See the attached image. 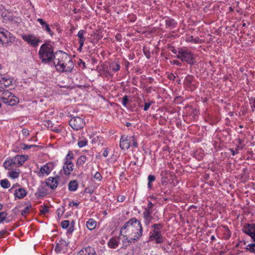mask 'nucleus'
I'll list each match as a JSON object with an SVG mask.
<instances>
[{"label": "nucleus", "instance_id": "nucleus-1", "mask_svg": "<svg viewBox=\"0 0 255 255\" xmlns=\"http://www.w3.org/2000/svg\"><path fill=\"white\" fill-rule=\"evenodd\" d=\"M53 60V64L59 72H71L73 69V62L69 59L68 55L62 51L55 52Z\"/></svg>", "mask_w": 255, "mask_h": 255}, {"label": "nucleus", "instance_id": "nucleus-2", "mask_svg": "<svg viewBox=\"0 0 255 255\" xmlns=\"http://www.w3.org/2000/svg\"><path fill=\"white\" fill-rule=\"evenodd\" d=\"M125 231L124 233H130L132 235H136L139 234V236L142 235L143 228L140 222L135 218H132L128 222L125 223L121 228L120 235H122V232Z\"/></svg>", "mask_w": 255, "mask_h": 255}, {"label": "nucleus", "instance_id": "nucleus-3", "mask_svg": "<svg viewBox=\"0 0 255 255\" xmlns=\"http://www.w3.org/2000/svg\"><path fill=\"white\" fill-rule=\"evenodd\" d=\"M54 53L52 45L46 43L41 46L38 52L39 58L44 63H49L53 60Z\"/></svg>", "mask_w": 255, "mask_h": 255}, {"label": "nucleus", "instance_id": "nucleus-4", "mask_svg": "<svg viewBox=\"0 0 255 255\" xmlns=\"http://www.w3.org/2000/svg\"><path fill=\"white\" fill-rule=\"evenodd\" d=\"M151 227L152 230L149 233L148 242L154 241L157 244L163 243L165 240V237L161 234L163 225L161 223L154 224Z\"/></svg>", "mask_w": 255, "mask_h": 255}, {"label": "nucleus", "instance_id": "nucleus-5", "mask_svg": "<svg viewBox=\"0 0 255 255\" xmlns=\"http://www.w3.org/2000/svg\"><path fill=\"white\" fill-rule=\"evenodd\" d=\"M0 101L9 106H14L19 102L18 98L11 92L0 86Z\"/></svg>", "mask_w": 255, "mask_h": 255}, {"label": "nucleus", "instance_id": "nucleus-6", "mask_svg": "<svg viewBox=\"0 0 255 255\" xmlns=\"http://www.w3.org/2000/svg\"><path fill=\"white\" fill-rule=\"evenodd\" d=\"M175 57L181 60L182 62H186L191 65H193L196 62L193 53L184 48H178V54Z\"/></svg>", "mask_w": 255, "mask_h": 255}, {"label": "nucleus", "instance_id": "nucleus-7", "mask_svg": "<svg viewBox=\"0 0 255 255\" xmlns=\"http://www.w3.org/2000/svg\"><path fill=\"white\" fill-rule=\"evenodd\" d=\"M74 159V154L72 151H69L65 158V165L63 166V169L65 174L69 175L71 172L73 170L74 165L71 160Z\"/></svg>", "mask_w": 255, "mask_h": 255}, {"label": "nucleus", "instance_id": "nucleus-8", "mask_svg": "<svg viewBox=\"0 0 255 255\" xmlns=\"http://www.w3.org/2000/svg\"><path fill=\"white\" fill-rule=\"evenodd\" d=\"M69 125L73 129L78 130L84 127L85 122L83 119L79 117H75L70 120Z\"/></svg>", "mask_w": 255, "mask_h": 255}, {"label": "nucleus", "instance_id": "nucleus-9", "mask_svg": "<svg viewBox=\"0 0 255 255\" xmlns=\"http://www.w3.org/2000/svg\"><path fill=\"white\" fill-rule=\"evenodd\" d=\"M54 167V164L53 162H49L40 167L38 171H35V173L40 177H42L44 175H48Z\"/></svg>", "mask_w": 255, "mask_h": 255}, {"label": "nucleus", "instance_id": "nucleus-10", "mask_svg": "<svg viewBox=\"0 0 255 255\" xmlns=\"http://www.w3.org/2000/svg\"><path fill=\"white\" fill-rule=\"evenodd\" d=\"M11 35L7 30L0 27V44L3 45L10 42Z\"/></svg>", "mask_w": 255, "mask_h": 255}, {"label": "nucleus", "instance_id": "nucleus-11", "mask_svg": "<svg viewBox=\"0 0 255 255\" xmlns=\"http://www.w3.org/2000/svg\"><path fill=\"white\" fill-rule=\"evenodd\" d=\"M13 82V79L6 73L0 72V85L4 87H8Z\"/></svg>", "mask_w": 255, "mask_h": 255}, {"label": "nucleus", "instance_id": "nucleus-12", "mask_svg": "<svg viewBox=\"0 0 255 255\" xmlns=\"http://www.w3.org/2000/svg\"><path fill=\"white\" fill-rule=\"evenodd\" d=\"M28 156L25 155H17L13 158L14 166H21L27 159Z\"/></svg>", "mask_w": 255, "mask_h": 255}, {"label": "nucleus", "instance_id": "nucleus-13", "mask_svg": "<svg viewBox=\"0 0 255 255\" xmlns=\"http://www.w3.org/2000/svg\"><path fill=\"white\" fill-rule=\"evenodd\" d=\"M59 178L58 176H56L55 177H49L46 182V185L51 189H55L57 187L58 180Z\"/></svg>", "mask_w": 255, "mask_h": 255}, {"label": "nucleus", "instance_id": "nucleus-14", "mask_svg": "<svg viewBox=\"0 0 255 255\" xmlns=\"http://www.w3.org/2000/svg\"><path fill=\"white\" fill-rule=\"evenodd\" d=\"M77 255H97L94 249L88 247L82 248L78 253Z\"/></svg>", "mask_w": 255, "mask_h": 255}, {"label": "nucleus", "instance_id": "nucleus-15", "mask_svg": "<svg viewBox=\"0 0 255 255\" xmlns=\"http://www.w3.org/2000/svg\"><path fill=\"white\" fill-rule=\"evenodd\" d=\"M123 236L125 238V240L123 241V243L126 244V247L130 245L131 243H134L141 238V237L139 236V234L137 235V236L133 235V237L130 239H128L127 235H123Z\"/></svg>", "mask_w": 255, "mask_h": 255}, {"label": "nucleus", "instance_id": "nucleus-16", "mask_svg": "<svg viewBox=\"0 0 255 255\" xmlns=\"http://www.w3.org/2000/svg\"><path fill=\"white\" fill-rule=\"evenodd\" d=\"M120 146L123 150L128 149L130 146V140L128 139L127 137L124 138V137L122 136L120 139Z\"/></svg>", "mask_w": 255, "mask_h": 255}, {"label": "nucleus", "instance_id": "nucleus-17", "mask_svg": "<svg viewBox=\"0 0 255 255\" xmlns=\"http://www.w3.org/2000/svg\"><path fill=\"white\" fill-rule=\"evenodd\" d=\"M152 212L149 211H144L143 212V218L144 219V224L146 226L149 225L150 223L153 219V217L151 216Z\"/></svg>", "mask_w": 255, "mask_h": 255}, {"label": "nucleus", "instance_id": "nucleus-18", "mask_svg": "<svg viewBox=\"0 0 255 255\" xmlns=\"http://www.w3.org/2000/svg\"><path fill=\"white\" fill-rule=\"evenodd\" d=\"M119 238L113 237L108 242V246L111 249H116L119 244Z\"/></svg>", "mask_w": 255, "mask_h": 255}, {"label": "nucleus", "instance_id": "nucleus-19", "mask_svg": "<svg viewBox=\"0 0 255 255\" xmlns=\"http://www.w3.org/2000/svg\"><path fill=\"white\" fill-rule=\"evenodd\" d=\"M26 195V192L23 188H19L18 189L15 190L14 192V195L15 197L19 199H22L24 198Z\"/></svg>", "mask_w": 255, "mask_h": 255}, {"label": "nucleus", "instance_id": "nucleus-20", "mask_svg": "<svg viewBox=\"0 0 255 255\" xmlns=\"http://www.w3.org/2000/svg\"><path fill=\"white\" fill-rule=\"evenodd\" d=\"M165 25L167 28L173 29L177 26V22L172 18H168L165 20Z\"/></svg>", "mask_w": 255, "mask_h": 255}, {"label": "nucleus", "instance_id": "nucleus-21", "mask_svg": "<svg viewBox=\"0 0 255 255\" xmlns=\"http://www.w3.org/2000/svg\"><path fill=\"white\" fill-rule=\"evenodd\" d=\"M97 226L96 221L93 219H89L86 222V227L90 231L95 229Z\"/></svg>", "mask_w": 255, "mask_h": 255}, {"label": "nucleus", "instance_id": "nucleus-22", "mask_svg": "<svg viewBox=\"0 0 255 255\" xmlns=\"http://www.w3.org/2000/svg\"><path fill=\"white\" fill-rule=\"evenodd\" d=\"M242 230L244 233L250 236L253 240L255 238V233L251 231L247 224L244 226Z\"/></svg>", "mask_w": 255, "mask_h": 255}, {"label": "nucleus", "instance_id": "nucleus-23", "mask_svg": "<svg viewBox=\"0 0 255 255\" xmlns=\"http://www.w3.org/2000/svg\"><path fill=\"white\" fill-rule=\"evenodd\" d=\"M87 160V157L85 155L80 156L77 160L76 166L78 168L84 164Z\"/></svg>", "mask_w": 255, "mask_h": 255}, {"label": "nucleus", "instance_id": "nucleus-24", "mask_svg": "<svg viewBox=\"0 0 255 255\" xmlns=\"http://www.w3.org/2000/svg\"><path fill=\"white\" fill-rule=\"evenodd\" d=\"M78 186V182L75 180L70 181L68 184V189L71 191H75L77 189Z\"/></svg>", "mask_w": 255, "mask_h": 255}, {"label": "nucleus", "instance_id": "nucleus-25", "mask_svg": "<svg viewBox=\"0 0 255 255\" xmlns=\"http://www.w3.org/2000/svg\"><path fill=\"white\" fill-rule=\"evenodd\" d=\"M3 164L4 167L8 170H10L11 167L15 166H14L13 158L5 160Z\"/></svg>", "mask_w": 255, "mask_h": 255}, {"label": "nucleus", "instance_id": "nucleus-26", "mask_svg": "<svg viewBox=\"0 0 255 255\" xmlns=\"http://www.w3.org/2000/svg\"><path fill=\"white\" fill-rule=\"evenodd\" d=\"M86 31L83 29H81L78 32L77 36L79 38V43L84 44L86 38L84 35Z\"/></svg>", "mask_w": 255, "mask_h": 255}, {"label": "nucleus", "instance_id": "nucleus-27", "mask_svg": "<svg viewBox=\"0 0 255 255\" xmlns=\"http://www.w3.org/2000/svg\"><path fill=\"white\" fill-rule=\"evenodd\" d=\"M22 38L30 45H32V35L30 34H21Z\"/></svg>", "mask_w": 255, "mask_h": 255}, {"label": "nucleus", "instance_id": "nucleus-28", "mask_svg": "<svg viewBox=\"0 0 255 255\" xmlns=\"http://www.w3.org/2000/svg\"><path fill=\"white\" fill-rule=\"evenodd\" d=\"M31 203L30 202L27 204L26 207L24 208V210L21 211V214L22 216L25 217L27 214L29 213V209L31 208Z\"/></svg>", "mask_w": 255, "mask_h": 255}, {"label": "nucleus", "instance_id": "nucleus-29", "mask_svg": "<svg viewBox=\"0 0 255 255\" xmlns=\"http://www.w3.org/2000/svg\"><path fill=\"white\" fill-rule=\"evenodd\" d=\"M120 65L119 63L114 62L110 65V68H112V71L114 72H116L120 70Z\"/></svg>", "mask_w": 255, "mask_h": 255}, {"label": "nucleus", "instance_id": "nucleus-30", "mask_svg": "<svg viewBox=\"0 0 255 255\" xmlns=\"http://www.w3.org/2000/svg\"><path fill=\"white\" fill-rule=\"evenodd\" d=\"M0 184L3 188H8L10 186L9 182L6 179L1 180L0 181Z\"/></svg>", "mask_w": 255, "mask_h": 255}, {"label": "nucleus", "instance_id": "nucleus-31", "mask_svg": "<svg viewBox=\"0 0 255 255\" xmlns=\"http://www.w3.org/2000/svg\"><path fill=\"white\" fill-rule=\"evenodd\" d=\"M63 242V241H60L58 243H57L55 248V251L57 253H60L63 250V247L62 246V244Z\"/></svg>", "mask_w": 255, "mask_h": 255}, {"label": "nucleus", "instance_id": "nucleus-32", "mask_svg": "<svg viewBox=\"0 0 255 255\" xmlns=\"http://www.w3.org/2000/svg\"><path fill=\"white\" fill-rule=\"evenodd\" d=\"M253 240L255 243L248 245L246 247V249L251 253H255V238Z\"/></svg>", "mask_w": 255, "mask_h": 255}, {"label": "nucleus", "instance_id": "nucleus-33", "mask_svg": "<svg viewBox=\"0 0 255 255\" xmlns=\"http://www.w3.org/2000/svg\"><path fill=\"white\" fill-rule=\"evenodd\" d=\"M238 143L237 144L236 148L240 150H242L244 148L245 146V144H244V141L242 139L238 138Z\"/></svg>", "mask_w": 255, "mask_h": 255}, {"label": "nucleus", "instance_id": "nucleus-34", "mask_svg": "<svg viewBox=\"0 0 255 255\" xmlns=\"http://www.w3.org/2000/svg\"><path fill=\"white\" fill-rule=\"evenodd\" d=\"M88 143V140L87 139L83 138L80 139L78 142V145L79 147H83V146L86 145Z\"/></svg>", "mask_w": 255, "mask_h": 255}, {"label": "nucleus", "instance_id": "nucleus-35", "mask_svg": "<svg viewBox=\"0 0 255 255\" xmlns=\"http://www.w3.org/2000/svg\"><path fill=\"white\" fill-rule=\"evenodd\" d=\"M155 180V176L153 175H149L148 176V187L149 189H151V182H153Z\"/></svg>", "mask_w": 255, "mask_h": 255}, {"label": "nucleus", "instance_id": "nucleus-36", "mask_svg": "<svg viewBox=\"0 0 255 255\" xmlns=\"http://www.w3.org/2000/svg\"><path fill=\"white\" fill-rule=\"evenodd\" d=\"M8 175L10 178L15 179L19 176V173L16 171H11L8 172Z\"/></svg>", "mask_w": 255, "mask_h": 255}, {"label": "nucleus", "instance_id": "nucleus-37", "mask_svg": "<svg viewBox=\"0 0 255 255\" xmlns=\"http://www.w3.org/2000/svg\"><path fill=\"white\" fill-rule=\"evenodd\" d=\"M193 76L190 75H187L185 79V82L187 85H191L193 80Z\"/></svg>", "mask_w": 255, "mask_h": 255}, {"label": "nucleus", "instance_id": "nucleus-38", "mask_svg": "<svg viewBox=\"0 0 255 255\" xmlns=\"http://www.w3.org/2000/svg\"><path fill=\"white\" fill-rule=\"evenodd\" d=\"M37 20L39 22L41 26V28L43 29H44L46 26H48V24L42 18H38Z\"/></svg>", "mask_w": 255, "mask_h": 255}, {"label": "nucleus", "instance_id": "nucleus-39", "mask_svg": "<svg viewBox=\"0 0 255 255\" xmlns=\"http://www.w3.org/2000/svg\"><path fill=\"white\" fill-rule=\"evenodd\" d=\"M153 207V204L150 201H148L147 206L145 208L144 211H149L152 212V209Z\"/></svg>", "mask_w": 255, "mask_h": 255}, {"label": "nucleus", "instance_id": "nucleus-40", "mask_svg": "<svg viewBox=\"0 0 255 255\" xmlns=\"http://www.w3.org/2000/svg\"><path fill=\"white\" fill-rule=\"evenodd\" d=\"M48 212L49 210L48 209V207L45 205H44L42 207V209H40V212L41 214H45L46 213H48Z\"/></svg>", "mask_w": 255, "mask_h": 255}, {"label": "nucleus", "instance_id": "nucleus-41", "mask_svg": "<svg viewBox=\"0 0 255 255\" xmlns=\"http://www.w3.org/2000/svg\"><path fill=\"white\" fill-rule=\"evenodd\" d=\"M43 148V146L42 145L35 144L33 143V151H40Z\"/></svg>", "mask_w": 255, "mask_h": 255}, {"label": "nucleus", "instance_id": "nucleus-42", "mask_svg": "<svg viewBox=\"0 0 255 255\" xmlns=\"http://www.w3.org/2000/svg\"><path fill=\"white\" fill-rule=\"evenodd\" d=\"M19 147L21 149L25 150L30 148L32 147V145H27L23 143H20L19 144Z\"/></svg>", "mask_w": 255, "mask_h": 255}, {"label": "nucleus", "instance_id": "nucleus-43", "mask_svg": "<svg viewBox=\"0 0 255 255\" xmlns=\"http://www.w3.org/2000/svg\"><path fill=\"white\" fill-rule=\"evenodd\" d=\"M7 213L5 212H0V223L2 222L7 216Z\"/></svg>", "mask_w": 255, "mask_h": 255}, {"label": "nucleus", "instance_id": "nucleus-44", "mask_svg": "<svg viewBox=\"0 0 255 255\" xmlns=\"http://www.w3.org/2000/svg\"><path fill=\"white\" fill-rule=\"evenodd\" d=\"M250 104L253 112L255 111V98H252L250 99Z\"/></svg>", "mask_w": 255, "mask_h": 255}, {"label": "nucleus", "instance_id": "nucleus-45", "mask_svg": "<svg viewBox=\"0 0 255 255\" xmlns=\"http://www.w3.org/2000/svg\"><path fill=\"white\" fill-rule=\"evenodd\" d=\"M61 226L63 229L67 228L69 226V221L68 220L63 221L61 223Z\"/></svg>", "mask_w": 255, "mask_h": 255}, {"label": "nucleus", "instance_id": "nucleus-46", "mask_svg": "<svg viewBox=\"0 0 255 255\" xmlns=\"http://www.w3.org/2000/svg\"><path fill=\"white\" fill-rule=\"evenodd\" d=\"M64 212V208L63 207L58 208L57 210V214L58 217H60L61 216H62Z\"/></svg>", "mask_w": 255, "mask_h": 255}, {"label": "nucleus", "instance_id": "nucleus-47", "mask_svg": "<svg viewBox=\"0 0 255 255\" xmlns=\"http://www.w3.org/2000/svg\"><path fill=\"white\" fill-rule=\"evenodd\" d=\"M128 96L127 95H125L123 98V100H122V104L123 105L125 106V107H126L127 106V103H128Z\"/></svg>", "mask_w": 255, "mask_h": 255}, {"label": "nucleus", "instance_id": "nucleus-48", "mask_svg": "<svg viewBox=\"0 0 255 255\" xmlns=\"http://www.w3.org/2000/svg\"><path fill=\"white\" fill-rule=\"evenodd\" d=\"M94 178L98 181H101L102 179V176L101 174L99 172H97L94 175Z\"/></svg>", "mask_w": 255, "mask_h": 255}, {"label": "nucleus", "instance_id": "nucleus-49", "mask_svg": "<svg viewBox=\"0 0 255 255\" xmlns=\"http://www.w3.org/2000/svg\"><path fill=\"white\" fill-rule=\"evenodd\" d=\"M43 30L46 31L51 36L54 34L53 32L51 31V29L50 28L49 24L48 25V26H46V27L43 29Z\"/></svg>", "mask_w": 255, "mask_h": 255}, {"label": "nucleus", "instance_id": "nucleus-50", "mask_svg": "<svg viewBox=\"0 0 255 255\" xmlns=\"http://www.w3.org/2000/svg\"><path fill=\"white\" fill-rule=\"evenodd\" d=\"M43 30L46 31L51 36L54 34L53 32L51 31V29L50 28L49 24L48 25V26H46V27L43 29Z\"/></svg>", "mask_w": 255, "mask_h": 255}, {"label": "nucleus", "instance_id": "nucleus-51", "mask_svg": "<svg viewBox=\"0 0 255 255\" xmlns=\"http://www.w3.org/2000/svg\"><path fill=\"white\" fill-rule=\"evenodd\" d=\"M0 72H1L2 73H7V69L5 68V66L0 64Z\"/></svg>", "mask_w": 255, "mask_h": 255}, {"label": "nucleus", "instance_id": "nucleus-52", "mask_svg": "<svg viewBox=\"0 0 255 255\" xmlns=\"http://www.w3.org/2000/svg\"><path fill=\"white\" fill-rule=\"evenodd\" d=\"M199 40V38L197 37V38H194L193 36H191L189 38V41L194 42L196 43H198Z\"/></svg>", "mask_w": 255, "mask_h": 255}, {"label": "nucleus", "instance_id": "nucleus-53", "mask_svg": "<svg viewBox=\"0 0 255 255\" xmlns=\"http://www.w3.org/2000/svg\"><path fill=\"white\" fill-rule=\"evenodd\" d=\"M143 52L147 59H149L150 58V53L148 50L143 49Z\"/></svg>", "mask_w": 255, "mask_h": 255}, {"label": "nucleus", "instance_id": "nucleus-54", "mask_svg": "<svg viewBox=\"0 0 255 255\" xmlns=\"http://www.w3.org/2000/svg\"><path fill=\"white\" fill-rule=\"evenodd\" d=\"M248 227L250 228L251 231L255 233V224H247Z\"/></svg>", "mask_w": 255, "mask_h": 255}, {"label": "nucleus", "instance_id": "nucleus-55", "mask_svg": "<svg viewBox=\"0 0 255 255\" xmlns=\"http://www.w3.org/2000/svg\"><path fill=\"white\" fill-rule=\"evenodd\" d=\"M115 38H116L117 41H118L119 42H121L122 41V34L121 33H117L115 35Z\"/></svg>", "mask_w": 255, "mask_h": 255}, {"label": "nucleus", "instance_id": "nucleus-56", "mask_svg": "<svg viewBox=\"0 0 255 255\" xmlns=\"http://www.w3.org/2000/svg\"><path fill=\"white\" fill-rule=\"evenodd\" d=\"M40 41V40H37L35 37H33V46H37L38 43Z\"/></svg>", "mask_w": 255, "mask_h": 255}, {"label": "nucleus", "instance_id": "nucleus-57", "mask_svg": "<svg viewBox=\"0 0 255 255\" xmlns=\"http://www.w3.org/2000/svg\"><path fill=\"white\" fill-rule=\"evenodd\" d=\"M230 150L231 151L232 154L233 156H234L235 154H237L239 153V149H237L236 148L235 150L233 148H230Z\"/></svg>", "mask_w": 255, "mask_h": 255}, {"label": "nucleus", "instance_id": "nucleus-58", "mask_svg": "<svg viewBox=\"0 0 255 255\" xmlns=\"http://www.w3.org/2000/svg\"><path fill=\"white\" fill-rule=\"evenodd\" d=\"M171 63L174 65H177L179 66H181V64H182L180 62H179V61H178L177 60H174L172 61H171Z\"/></svg>", "mask_w": 255, "mask_h": 255}, {"label": "nucleus", "instance_id": "nucleus-59", "mask_svg": "<svg viewBox=\"0 0 255 255\" xmlns=\"http://www.w3.org/2000/svg\"><path fill=\"white\" fill-rule=\"evenodd\" d=\"M151 102H150V103H145V104H144L143 110L145 111H147L149 109L150 106L151 105Z\"/></svg>", "mask_w": 255, "mask_h": 255}, {"label": "nucleus", "instance_id": "nucleus-60", "mask_svg": "<svg viewBox=\"0 0 255 255\" xmlns=\"http://www.w3.org/2000/svg\"><path fill=\"white\" fill-rule=\"evenodd\" d=\"M125 199L126 197L124 196L120 195L118 197V201L120 202H122Z\"/></svg>", "mask_w": 255, "mask_h": 255}, {"label": "nucleus", "instance_id": "nucleus-61", "mask_svg": "<svg viewBox=\"0 0 255 255\" xmlns=\"http://www.w3.org/2000/svg\"><path fill=\"white\" fill-rule=\"evenodd\" d=\"M22 133L24 135L27 136L29 134V130L27 129L23 128L22 130Z\"/></svg>", "mask_w": 255, "mask_h": 255}, {"label": "nucleus", "instance_id": "nucleus-62", "mask_svg": "<svg viewBox=\"0 0 255 255\" xmlns=\"http://www.w3.org/2000/svg\"><path fill=\"white\" fill-rule=\"evenodd\" d=\"M7 233L6 230H2L0 232V239L3 238L4 236Z\"/></svg>", "mask_w": 255, "mask_h": 255}, {"label": "nucleus", "instance_id": "nucleus-63", "mask_svg": "<svg viewBox=\"0 0 255 255\" xmlns=\"http://www.w3.org/2000/svg\"><path fill=\"white\" fill-rule=\"evenodd\" d=\"M79 204V202H75L74 201H72V202H70L69 204V205L70 206H76V207H78V205Z\"/></svg>", "mask_w": 255, "mask_h": 255}, {"label": "nucleus", "instance_id": "nucleus-64", "mask_svg": "<svg viewBox=\"0 0 255 255\" xmlns=\"http://www.w3.org/2000/svg\"><path fill=\"white\" fill-rule=\"evenodd\" d=\"M131 138H132V141H133L132 146H134V147H137V142L136 140H135V139L134 138V136H132L131 137Z\"/></svg>", "mask_w": 255, "mask_h": 255}]
</instances>
